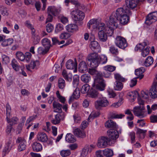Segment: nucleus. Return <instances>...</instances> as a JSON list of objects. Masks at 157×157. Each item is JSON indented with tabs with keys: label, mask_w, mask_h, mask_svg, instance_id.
<instances>
[{
	"label": "nucleus",
	"mask_w": 157,
	"mask_h": 157,
	"mask_svg": "<svg viewBox=\"0 0 157 157\" xmlns=\"http://www.w3.org/2000/svg\"><path fill=\"white\" fill-rule=\"evenodd\" d=\"M88 61H90V66L91 67L96 68L101 63L104 64L107 61V58L105 55L98 56L97 53L93 52L89 54L87 56Z\"/></svg>",
	"instance_id": "f257e3e1"
},
{
	"label": "nucleus",
	"mask_w": 157,
	"mask_h": 157,
	"mask_svg": "<svg viewBox=\"0 0 157 157\" xmlns=\"http://www.w3.org/2000/svg\"><path fill=\"white\" fill-rule=\"evenodd\" d=\"M138 103L140 106L134 107L133 111L135 116L142 118L146 115L144 111V101L139 98H138Z\"/></svg>",
	"instance_id": "f03ea898"
},
{
	"label": "nucleus",
	"mask_w": 157,
	"mask_h": 157,
	"mask_svg": "<svg viewBox=\"0 0 157 157\" xmlns=\"http://www.w3.org/2000/svg\"><path fill=\"white\" fill-rule=\"evenodd\" d=\"M106 84L104 80L103 79L101 76V73H98L94 79V81L93 86L94 88L100 91L104 90Z\"/></svg>",
	"instance_id": "7ed1b4c3"
},
{
	"label": "nucleus",
	"mask_w": 157,
	"mask_h": 157,
	"mask_svg": "<svg viewBox=\"0 0 157 157\" xmlns=\"http://www.w3.org/2000/svg\"><path fill=\"white\" fill-rule=\"evenodd\" d=\"M6 119L7 121L12 126L16 124H17L18 121V119L16 117H13L11 119L10 118L11 116L10 113L11 112V108L8 103L6 105Z\"/></svg>",
	"instance_id": "20e7f679"
},
{
	"label": "nucleus",
	"mask_w": 157,
	"mask_h": 157,
	"mask_svg": "<svg viewBox=\"0 0 157 157\" xmlns=\"http://www.w3.org/2000/svg\"><path fill=\"white\" fill-rule=\"evenodd\" d=\"M113 13L118 19L126 14L129 15H131V11L128 8H126V7L124 6L122 7L117 9L116 12Z\"/></svg>",
	"instance_id": "39448f33"
},
{
	"label": "nucleus",
	"mask_w": 157,
	"mask_h": 157,
	"mask_svg": "<svg viewBox=\"0 0 157 157\" xmlns=\"http://www.w3.org/2000/svg\"><path fill=\"white\" fill-rule=\"evenodd\" d=\"M71 17L75 21H81L85 17V14L82 11L77 10H73L71 13Z\"/></svg>",
	"instance_id": "423d86ee"
},
{
	"label": "nucleus",
	"mask_w": 157,
	"mask_h": 157,
	"mask_svg": "<svg viewBox=\"0 0 157 157\" xmlns=\"http://www.w3.org/2000/svg\"><path fill=\"white\" fill-rule=\"evenodd\" d=\"M109 105V102L105 98H99L95 103L96 109H100L102 107H105Z\"/></svg>",
	"instance_id": "0eeeda50"
},
{
	"label": "nucleus",
	"mask_w": 157,
	"mask_h": 157,
	"mask_svg": "<svg viewBox=\"0 0 157 157\" xmlns=\"http://www.w3.org/2000/svg\"><path fill=\"white\" fill-rule=\"evenodd\" d=\"M116 39V45L119 48L124 49L127 46L128 44L126 40L124 37L121 36H117Z\"/></svg>",
	"instance_id": "6e6552de"
},
{
	"label": "nucleus",
	"mask_w": 157,
	"mask_h": 157,
	"mask_svg": "<svg viewBox=\"0 0 157 157\" xmlns=\"http://www.w3.org/2000/svg\"><path fill=\"white\" fill-rule=\"evenodd\" d=\"M119 19L113 13L109 17V20L106 23L107 26H111L117 28L118 26V22Z\"/></svg>",
	"instance_id": "1a4fd4ad"
},
{
	"label": "nucleus",
	"mask_w": 157,
	"mask_h": 157,
	"mask_svg": "<svg viewBox=\"0 0 157 157\" xmlns=\"http://www.w3.org/2000/svg\"><path fill=\"white\" fill-rule=\"evenodd\" d=\"M157 20V12H154L149 14L145 21L146 24L150 25Z\"/></svg>",
	"instance_id": "9d476101"
},
{
	"label": "nucleus",
	"mask_w": 157,
	"mask_h": 157,
	"mask_svg": "<svg viewBox=\"0 0 157 157\" xmlns=\"http://www.w3.org/2000/svg\"><path fill=\"white\" fill-rule=\"evenodd\" d=\"M17 144H18V150L21 151L25 150L26 147V142L25 140L21 137H18L16 141Z\"/></svg>",
	"instance_id": "9b49d317"
},
{
	"label": "nucleus",
	"mask_w": 157,
	"mask_h": 157,
	"mask_svg": "<svg viewBox=\"0 0 157 157\" xmlns=\"http://www.w3.org/2000/svg\"><path fill=\"white\" fill-rule=\"evenodd\" d=\"M139 2L138 0H126L125 5L124 6L130 11V9H133L136 7Z\"/></svg>",
	"instance_id": "f8f14e48"
},
{
	"label": "nucleus",
	"mask_w": 157,
	"mask_h": 157,
	"mask_svg": "<svg viewBox=\"0 0 157 157\" xmlns=\"http://www.w3.org/2000/svg\"><path fill=\"white\" fill-rule=\"evenodd\" d=\"M109 140V139L108 138L102 136L99 139L97 146L100 148H105L107 146L108 142Z\"/></svg>",
	"instance_id": "ddd939ff"
},
{
	"label": "nucleus",
	"mask_w": 157,
	"mask_h": 157,
	"mask_svg": "<svg viewBox=\"0 0 157 157\" xmlns=\"http://www.w3.org/2000/svg\"><path fill=\"white\" fill-rule=\"evenodd\" d=\"M95 147V146L93 145H90L89 146L88 145H85L84 148L82 149L81 154V157H86L88 154V152H91L92 150Z\"/></svg>",
	"instance_id": "4468645a"
},
{
	"label": "nucleus",
	"mask_w": 157,
	"mask_h": 157,
	"mask_svg": "<svg viewBox=\"0 0 157 157\" xmlns=\"http://www.w3.org/2000/svg\"><path fill=\"white\" fill-rule=\"evenodd\" d=\"M77 63L76 59H74V61L69 59V70H71V73L76 72L77 71Z\"/></svg>",
	"instance_id": "2eb2a0df"
},
{
	"label": "nucleus",
	"mask_w": 157,
	"mask_h": 157,
	"mask_svg": "<svg viewBox=\"0 0 157 157\" xmlns=\"http://www.w3.org/2000/svg\"><path fill=\"white\" fill-rule=\"evenodd\" d=\"M150 91V96L152 98H157V81L153 83Z\"/></svg>",
	"instance_id": "dca6fc26"
},
{
	"label": "nucleus",
	"mask_w": 157,
	"mask_h": 157,
	"mask_svg": "<svg viewBox=\"0 0 157 157\" xmlns=\"http://www.w3.org/2000/svg\"><path fill=\"white\" fill-rule=\"evenodd\" d=\"M107 133L110 139L115 140L118 137V132L116 130H109L107 131Z\"/></svg>",
	"instance_id": "f3484780"
},
{
	"label": "nucleus",
	"mask_w": 157,
	"mask_h": 157,
	"mask_svg": "<svg viewBox=\"0 0 157 157\" xmlns=\"http://www.w3.org/2000/svg\"><path fill=\"white\" fill-rule=\"evenodd\" d=\"M74 134L77 136L83 138L86 137V135L83 129L81 128H76L74 131Z\"/></svg>",
	"instance_id": "a211bd4d"
},
{
	"label": "nucleus",
	"mask_w": 157,
	"mask_h": 157,
	"mask_svg": "<svg viewBox=\"0 0 157 157\" xmlns=\"http://www.w3.org/2000/svg\"><path fill=\"white\" fill-rule=\"evenodd\" d=\"M74 88H75V90L74 91L72 95L69 98L70 101H72L75 99H78L80 96V93L79 88L77 87Z\"/></svg>",
	"instance_id": "6ab92c4d"
},
{
	"label": "nucleus",
	"mask_w": 157,
	"mask_h": 157,
	"mask_svg": "<svg viewBox=\"0 0 157 157\" xmlns=\"http://www.w3.org/2000/svg\"><path fill=\"white\" fill-rule=\"evenodd\" d=\"M37 140L43 142H46L48 140V136L44 132L38 133L37 135Z\"/></svg>",
	"instance_id": "aec40b11"
},
{
	"label": "nucleus",
	"mask_w": 157,
	"mask_h": 157,
	"mask_svg": "<svg viewBox=\"0 0 157 157\" xmlns=\"http://www.w3.org/2000/svg\"><path fill=\"white\" fill-rule=\"evenodd\" d=\"M78 71L82 73L86 72L88 70L87 65L85 62H81L78 65Z\"/></svg>",
	"instance_id": "412c9836"
},
{
	"label": "nucleus",
	"mask_w": 157,
	"mask_h": 157,
	"mask_svg": "<svg viewBox=\"0 0 157 157\" xmlns=\"http://www.w3.org/2000/svg\"><path fill=\"white\" fill-rule=\"evenodd\" d=\"M60 12V10L56 9L54 6H49L48 8V14H52L55 16L57 15Z\"/></svg>",
	"instance_id": "4be33fe9"
},
{
	"label": "nucleus",
	"mask_w": 157,
	"mask_h": 157,
	"mask_svg": "<svg viewBox=\"0 0 157 157\" xmlns=\"http://www.w3.org/2000/svg\"><path fill=\"white\" fill-rule=\"evenodd\" d=\"M53 106L54 109V112L59 113L62 112V105L59 103L54 101L53 102Z\"/></svg>",
	"instance_id": "5701e85b"
},
{
	"label": "nucleus",
	"mask_w": 157,
	"mask_h": 157,
	"mask_svg": "<svg viewBox=\"0 0 157 157\" xmlns=\"http://www.w3.org/2000/svg\"><path fill=\"white\" fill-rule=\"evenodd\" d=\"M40 65V63L38 60H32L29 64L26 66L27 69L30 71V69H33L36 66Z\"/></svg>",
	"instance_id": "b1692460"
},
{
	"label": "nucleus",
	"mask_w": 157,
	"mask_h": 157,
	"mask_svg": "<svg viewBox=\"0 0 157 157\" xmlns=\"http://www.w3.org/2000/svg\"><path fill=\"white\" fill-rule=\"evenodd\" d=\"M98 38L99 40L101 42H104L107 39V35L106 31L99 32L98 33Z\"/></svg>",
	"instance_id": "393cba45"
},
{
	"label": "nucleus",
	"mask_w": 157,
	"mask_h": 157,
	"mask_svg": "<svg viewBox=\"0 0 157 157\" xmlns=\"http://www.w3.org/2000/svg\"><path fill=\"white\" fill-rule=\"evenodd\" d=\"M130 15L126 14L119 19V21L121 24L125 25L127 24L129 20V16Z\"/></svg>",
	"instance_id": "a878e982"
},
{
	"label": "nucleus",
	"mask_w": 157,
	"mask_h": 157,
	"mask_svg": "<svg viewBox=\"0 0 157 157\" xmlns=\"http://www.w3.org/2000/svg\"><path fill=\"white\" fill-rule=\"evenodd\" d=\"M32 147L33 151L36 152L40 151L42 149V145L37 142H34L33 143Z\"/></svg>",
	"instance_id": "bb28decb"
},
{
	"label": "nucleus",
	"mask_w": 157,
	"mask_h": 157,
	"mask_svg": "<svg viewBox=\"0 0 157 157\" xmlns=\"http://www.w3.org/2000/svg\"><path fill=\"white\" fill-rule=\"evenodd\" d=\"M41 42L43 46L49 50L52 46L50 40L47 38H44L42 40Z\"/></svg>",
	"instance_id": "cd10ccee"
},
{
	"label": "nucleus",
	"mask_w": 157,
	"mask_h": 157,
	"mask_svg": "<svg viewBox=\"0 0 157 157\" xmlns=\"http://www.w3.org/2000/svg\"><path fill=\"white\" fill-rule=\"evenodd\" d=\"M98 22L97 19H93L90 20L88 23L87 26L88 28L90 29L92 26L93 29H95L97 28Z\"/></svg>",
	"instance_id": "c85d7f7f"
},
{
	"label": "nucleus",
	"mask_w": 157,
	"mask_h": 157,
	"mask_svg": "<svg viewBox=\"0 0 157 157\" xmlns=\"http://www.w3.org/2000/svg\"><path fill=\"white\" fill-rule=\"evenodd\" d=\"M96 88H94L93 86V88H92L88 93V94L89 95V97L92 98H95L97 97L98 93L97 89H95Z\"/></svg>",
	"instance_id": "c756f323"
},
{
	"label": "nucleus",
	"mask_w": 157,
	"mask_h": 157,
	"mask_svg": "<svg viewBox=\"0 0 157 157\" xmlns=\"http://www.w3.org/2000/svg\"><path fill=\"white\" fill-rule=\"evenodd\" d=\"M105 126L108 128H116V124L111 120H108L105 123Z\"/></svg>",
	"instance_id": "7c9ffc66"
},
{
	"label": "nucleus",
	"mask_w": 157,
	"mask_h": 157,
	"mask_svg": "<svg viewBox=\"0 0 157 157\" xmlns=\"http://www.w3.org/2000/svg\"><path fill=\"white\" fill-rule=\"evenodd\" d=\"M107 27H106L105 31L106 33V34H107L109 36H112L114 32V29L116 28L114 27H112L111 26H107Z\"/></svg>",
	"instance_id": "2f4dec72"
},
{
	"label": "nucleus",
	"mask_w": 157,
	"mask_h": 157,
	"mask_svg": "<svg viewBox=\"0 0 157 157\" xmlns=\"http://www.w3.org/2000/svg\"><path fill=\"white\" fill-rule=\"evenodd\" d=\"M147 45V42H144L142 43L137 44L135 48V50L136 51H143L145 47Z\"/></svg>",
	"instance_id": "473e14b6"
},
{
	"label": "nucleus",
	"mask_w": 157,
	"mask_h": 157,
	"mask_svg": "<svg viewBox=\"0 0 157 157\" xmlns=\"http://www.w3.org/2000/svg\"><path fill=\"white\" fill-rule=\"evenodd\" d=\"M153 58L151 56H148L144 62V65L146 67H149L153 63Z\"/></svg>",
	"instance_id": "72a5a7b5"
},
{
	"label": "nucleus",
	"mask_w": 157,
	"mask_h": 157,
	"mask_svg": "<svg viewBox=\"0 0 157 157\" xmlns=\"http://www.w3.org/2000/svg\"><path fill=\"white\" fill-rule=\"evenodd\" d=\"M104 155L107 157H111L113 154V151L111 149L107 148L103 151Z\"/></svg>",
	"instance_id": "f704fd0d"
},
{
	"label": "nucleus",
	"mask_w": 157,
	"mask_h": 157,
	"mask_svg": "<svg viewBox=\"0 0 157 157\" xmlns=\"http://www.w3.org/2000/svg\"><path fill=\"white\" fill-rule=\"evenodd\" d=\"M32 32L33 33L32 37L33 38V43L34 44L36 45L40 41V38L38 35H36L35 33L34 32H33V30Z\"/></svg>",
	"instance_id": "c9c22d12"
},
{
	"label": "nucleus",
	"mask_w": 157,
	"mask_h": 157,
	"mask_svg": "<svg viewBox=\"0 0 157 157\" xmlns=\"http://www.w3.org/2000/svg\"><path fill=\"white\" fill-rule=\"evenodd\" d=\"M81 79L82 82L85 83H88L90 79V77L89 75L85 74L81 76Z\"/></svg>",
	"instance_id": "e433bc0d"
},
{
	"label": "nucleus",
	"mask_w": 157,
	"mask_h": 157,
	"mask_svg": "<svg viewBox=\"0 0 157 157\" xmlns=\"http://www.w3.org/2000/svg\"><path fill=\"white\" fill-rule=\"evenodd\" d=\"M150 92L147 90H142L141 92L140 95V98L141 97L144 99H147L149 97V95L150 94ZM141 99V98H140Z\"/></svg>",
	"instance_id": "4c0bfd02"
},
{
	"label": "nucleus",
	"mask_w": 157,
	"mask_h": 157,
	"mask_svg": "<svg viewBox=\"0 0 157 157\" xmlns=\"http://www.w3.org/2000/svg\"><path fill=\"white\" fill-rule=\"evenodd\" d=\"M90 89V86L88 84H86L82 86L80 91L82 94H85L88 92Z\"/></svg>",
	"instance_id": "58836bf2"
},
{
	"label": "nucleus",
	"mask_w": 157,
	"mask_h": 157,
	"mask_svg": "<svg viewBox=\"0 0 157 157\" xmlns=\"http://www.w3.org/2000/svg\"><path fill=\"white\" fill-rule=\"evenodd\" d=\"M110 52L114 55H117L119 53L118 49L114 46H111L109 47Z\"/></svg>",
	"instance_id": "ea45409f"
},
{
	"label": "nucleus",
	"mask_w": 157,
	"mask_h": 157,
	"mask_svg": "<svg viewBox=\"0 0 157 157\" xmlns=\"http://www.w3.org/2000/svg\"><path fill=\"white\" fill-rule=\"evenodd\" d=\"M61 115L60 114L58 113L56 114L55 117V118L51 120L52 123L55 124L59 123L60 121V117Z\"/></svg>",
	"instance_id": "a19ab883"
},
{
	"label": "nucleus",
	"mask_w": 157,
	"mask_h": 157,
	"mask_svg": "<svg viewBox=\"0 0 157 157\" xmlns=\"http://www.w3.org/2000/svg\"><path fill=\"white\" fill-rule=\"evenodd\" d=\"M97 26V27L96 28L98 29L99 32L105 31V30L106 27H105V25L104 23H98Z\"/></svg>",
	"instance_id": "79ce46f5"
},
{
	"label": "nucleus",
	"mask_w": 157,
	"mask_h": 157,
	"mask_svg": "<svg viewBox=\"0 0 157 157\" xmlns=\"http://www.w3.org/2000/svg\"><path fill=\"white\" fill-rule=\"evenodd\" d=\"M13 42L12 38H9L7 40H3L2 44V45L3 47H6L11 45Z\"/></svg>",
	"instance_id": "37998d69"
},
{
	"label": "nucleus",
	"mask_w": 157,
	"mask_h": 157,
	"mask_svg": "<svg viewBox=\"0 0 157 157\" xmlns=\"http://www.w3.org/2000/svg\"><path fill=\"white\" fill-rule=\"evenodd\" d=\"M12 66L13 69L16 71H18L20 67L18 64L17 60L15 59H13L12 61Z\"/></svg>",
	"instance_id": "c03bdc74"
},
{
	"label": "nucleus",
	"mask_w": 157,
	"mask_h": 157,
	"mask_svg": "<svg viewBox=\"0 0 157 157\" xmlns=\"http://www.w3.org/2000/svg\"><path fill=\"white\" fill-rule=\"evenodd\" d=\"M114 78L116 80V81L124 82L126 81L125 79L123 78L118 73H115L114 74Z\"/></svg>",
	"instance_id": "a18cd8bd"
},
{
	"label": "nucleus",
	"mask_w": 157,
	"mask_h": 157,
	"mask_svg": "<svg viewBox=\"0 0 157 157\" xmlns=\"http://www.w3.org/2000/svg\"><path fill=\"white\" fill-rule=\"evenodd\" d=\"M123 85L121 82L116 81L115 82L114 89L116 90H120L123 88Z\"/></svg>",
	"instance_id": "49530a36"
},
{
	"label": "nucleus",
	"mask_w": 157,
	"mask_h": 157,
	"mask_svg": "<svg viewBox=\"0 0 157 157\" xmlns=\"http://www.w3.org/2000/svg\"><path fill=\"white\" fill-rule=\"evenodd\" d=\"M52 40L53 45H56L57 44L60 45L63 44L65 42V41L63 40H62L59 41L58 39V38L56 37H52Z\"/></svg>",
	"instance_id": "de8ad7c7"
},
{
	"label": "nucleus",
	"mask_w": 157,
	"mask_h": 157,
	"mask_svg": "<svg viewBox=\"0 0 157 157\" xmlns=\"http://www.w3.org/2000/svg\"><path fill=\"white\" fill-rule=\"evenodd\" d=\"M78 30L77 26L74 24L69 25V32L74 33Z\"/></svg>",
	"instance_id": "09e8293b"
},
{
	"label": "nucleus",
	"mask_w": 157,
	"mask_h": 157,
	"mask_svg": "<svg viewBox=\"0 0 157 157\" xmlns=\"http://www.w3.org/2000/svg\"><path fill=\"white\" fill-rule=\"evenodd\" d=\"M79 77L77 75H75L73 77V84L74 87H77L78 84Z\"/></svg>",
	"instance_id": "8fccbe9b"
},
{
	"label": "nucleus",
	"mask_w": 157,
	"mask_h": 157,
	"mask_svg": "<svg viewBox=\"0 0 157 157\" xmlns=\"http://www.w3.org/2000/svg\"><path fill=\"white\" fill-rule=\"evenodd\" d=\"M16 55L17 59L21 61H23L25 60L24 55L21 52H17L16 54Z\"/></svg>",
	"instance_id": "3c124183"
},
{
	"label": "nucleus",
	"mask_w": 157,
	"mask_h": 157,
	"mask_svg": "<svg viewBox=\"0 0 157 157\" xmlns=\"http://www.w3.org/2000/svg\"><path fill=\"white\" fill-rule=\"evenodd\" d=\"M0 10L1 14L3 16H8L9 15L8 10L6 7L4 6H1Z\"/></svg>",
	"instance_id": "603ef678"
},
{
	"label": "nucleus",
	"mask_w": 157,
	"mask_h": 157,
	"mask_svg": "<svg viewBox=\"0 0 157 157\" xmlns=\"http://www.w3.org/2000/svg\"><path fill=\"white\" fill-rule=\"evenodd\" d=\"M104 70H106L109 72L114 71L116 69V67L113 66L107 65L103 67Z\"/></svg>",
	"instance_id": "864d4df0"
},
{
	"label": "nucleus",
	"mask_w": 157,
	"mask_h": 157,
	"mask_svg": "<svg viewBox=\"0 0 157 157\" xmlns=\"http://www.w3.org/2000/svg\"><path fill=\"white\" fill-rule=\"evenodd\" d=\"M59 87L60 89H63L65 86V81L64 80L61 78H60L58 80Z\"/></svg>",
	"instance_id": "5fc2aeb1"
},
{
	"label": "nucleus",
	"mask_w": 157,
	"mask_h": 157,
	"mask_svg": "<svg viewBox=\"0 0 157 157\" xmlns=\"http://www.w3.org/2000/svg\"><path fill=\"white\" fill-rule=\"evenodd\" d=\"M147 108L148 113L150 114L151 113L152 110H155L157 109V104H154L151 107V109L150 105H147Z\"/></svg>",
	"instance_id": "6e6d98bb"
},
{
	"label": "nucleus",
	"mask_w": 157,
	"mask_h": 157,
	"mask_svg": "<svg viewBox=\"0 0 157 157\" xmlns=\"http://www.w3.org/2000/svg\"><path fill=\"white\" fill-rule=\"evenodd\" d=\"M48 50L45 48H43L42 47H40L38 48L37 51L40 55H44L46 53Z\"/></svg>",
	"instance_id": "4d7b16f0"
},
{
	"label": "nucleus",
	"mask_w": 157,
	"mask_h": 157,
	"mask_svg": "<svg viewBox=\"0 0 157 157\" xmlns=\"http://www.w3.org/2000/svg\"><path fill=\"white\" fill-rule=\"evenodd\" d=\"M90 47L92 49H95L98 48L99 45L97 41H93L91 42Z\"/></svg>",
	"instance_id": "13d9d810"
},
{
	"label": "nucleus",
	"mask_w": 157,
	"mask_h": 157,
	"mask_svg": "<svg viewBox=\"0 0 157 157\" xmlns=\"http://www.w3.org/2000/svg\"><path fill=\"white\" fill-rule=\"evenodd\" d=\"M128 96L133 99H135L136 97V95H137L138 98H140V95L138 94V92L136 91L134 92H131L128 93Z\"/></svg>",
	"instance_id": "bf43d9fd"
},
{
	"label": "nucleus",
	"mask_w": 157,
	"mask_h": 157,
	"mask_svg": "<svg viewBox=\"0 0 157 157\" xmlns=\"http://www.w3.org/2000/svg\"><path fill=\"white\" fill-rule=\"evenodd\" d=\"M24 56L25 57V60L27 63H28L30 60L32 56V54L29 52H26L25 53Z\"/></svg>",
	"instance_id": "052dcab7"
},
{
	"label": "nucleus",
	"mask_w": 157,
	"mask_h": 157,
	"mask_svg": "<svg viewBox=\"0 0 157 157\" xmlns=\"http://www.w3.org/2000/svg\"><path fill=\"white\" fill-rule=\"evenodd\" d=\"M150 47H147L146 48L144 49L141 53V55L143 57H145L147 56L149 52Z\"/></svg>",
	"instance_id": "680f3d73"
},
{
	"label": "nucleus",
	"mask_w": 157,
	"mask_h": 157,
	"mask_svg": "<svg viewBox=\"0 0 157 157\" xmlns=\"http://www.w3.org/2000/svg\"><path fill=\"white\" fill-rule=\"evenodd\" d=\"M63 29V25L61 23H58L56 26L55 31L58 32L61 31Z\"/></svg>",
	"instance_id": "e2e57ef3"
},
{
	"label": "nucleus",
	"mask_w": 157,
	"mask_h": 157,
	"mask_svg": "<svg viewBox=\"0 0 157 157\" xmlns=\"http://www.w3.org/2000/svg\"><path fill=\"white\" fill-rule=\"evenodd\" d=\"M135 74L136 75L138 76V77H136V78H139L140 79L144 77V75L142 74V73L140 71L138 70V69L136 70L135 71Z\"/></svg>",
	"instance_id": "0e129e2a"
},
{
	"label": "nucleus",
	"mask_w": 157,
	"mask_h": 157,
	"mask_svg": "<svg viewBox=\"0 0 157 157\" xmlns=\"http://www.w3.org/2000/svg\"><path fill=\"white\" fill-rule=\"evenodd\" d=\"M59 38L61 39H67L69 38V33L67 32L62 33L59 35Z\"/></svg>",
	"instance_id": "69168bd1"
},
{
	"label": "nucleus",
	"mask_w": 157,
	"mask_h": 157,
	"mask_svg": "<svg viewBox=\"0 0 157 157\" xmlns=\"http://www.w3.org/2000/svg\"><path fill=\"white\" fill-rule=\"evenodd\" d=\"M124 116V115L121 114H115L114 113H113L111 115L110 118L111 119H113L115 118H121Z\"/></svg>",
	"instance_id": "338daca9"
},
{
	"label": "nucleus",
	"mask_w": 157,
	"mask_h": 157,
	"mask_svg": "<svg viewBox=\"0 0 157 157\" xmlns=\"http://www.w3.org/2000/svg\"><path fill=\"white\" fill-rule=\"evenodd\" d=\"M54 27L52 25L51 23L48 24L46 26V29L48 33H50L52 32Z\"/></svg>",
	"instance_id": "774afa93"
}]
</instances>
